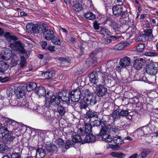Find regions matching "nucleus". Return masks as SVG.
Segmentation results:
<instances>
[{
  "mask_svg": "<svg viewBox=\"0 0 158 158\" xmlns=\"http://www.w3.org/2000/svg\"><path fill=\"white\" fill-rule=\"evenodd\" d=\"M111 116L114 121H118L120 118V112L117 110H114L111 114Z\"/></svg>",
  "mask_w": 158,
  "mask_h": 158,
  "instance_id": "b1692460",
  "label": "nucleus"
},
{
  "mask_svg": "<svg viewBox=\"0 0 158 158\" xmlns=\"http://www.w3.org/2000/svg\"><path fill=\"white\" fill-rule=\"evenodd\" d=\"M97 113L94 111L89 110L86 113L85 117L87 118H89L93 117H97Z\"/></svg>",
  "mask_w": 158,
  "mask_h": 158,
  "instance_id": "c756f323",
  "label": "nucleus"
},
{
  "mask_svg": "<svg viewBox=\"0 0 158 158\" xmlns=\"http://www.w3.org/2000/svg\"><path fill=\"white\" fill-rule=\"evenodd\" d=\"M85 17L89 20L94 19L95 18V15L91 12H88L85 14Z\"/></svg>",
  "mask_w": 158,
  "mask_h": 158,
  "instance_id": "ea45409f",
  "label": "nucleus"
},
{
  "mask_svg": "<svg viewBox=\"0 0 158 158\" xmlns=\"http://www.w3.org/2000/svg\"><path fill=\"white\" fill-rule=\"evenodd\" d=\"M96 93L99 97L104 96L107 92V89L102 85H97L96 87Z\"/></svg>",
  "mask_w": 158,
  "mask_h": 158,
  "instance_id": "6e6552de",
  "label": "nucleus"
},
{
  "mask_svg": "<svg viewBox=\"0 0 158 158\" xmlns=\"http://www.w3.org/2000/svg\"><path fill=\"white\" fill-rule=\"evenodd\" d=\"M57 110L59 114L61 116L64 115L65 112V109L61 105L58 106L57 107Z\"/></svg>",
  "mask_w": 158,
  "mask_h": 158,
  "instance_id": "a18cd8bd",
  "label": "nucleus"
},
{
  "mask_svg": "<svg viewBox=\"0 0 158 158\" xmlns=\"http://www.w3.org/2000/svg\"><path fill=\"white\" fill-rule=\"evenodd\" d=\"M96 97L93 94L87 97V98H85V101H86V104L87 105H93L95 104L96 102Z\"/></svg>",
  "mask_w": 158,
  "mask_h": 158,
  "instance_id": "f8f14e48",
  "label": "nucleus"
},
{
  "mask_svg": "<svg viewBox=\"0 0 158 158\" xmlns=\"http://www.w3.org/2000/svg\"><path fill=\"white\" fill-rule=\"evenodd\" d=\"M130 63V59L129 57H125L120 59L119 64L120 65L125 67L129 65Z\"/></svg>",
  "mask_w": 158,
  "mask_h": 158,
  "instance_id": "f3484780",
  "label": "nucleus"
},
{
  "mask_svg": "<svg viewBox=\"0 0 158 158\" xmlns=\"http://www.w3.org/2000/svg\"><path fill=\"white\" fill-rule=\"evenodd\" d=\"M55 47V46L50 45L47 47V49L51 52H52L56 51Z\"/></svg>",
  "mask_w": 158,
  "mask_h": 158,
  "instance_id": "4d7b16f0",
  "label": "nucleus"
},
{
  "mask_svg": "<svg viewBox=\"0 0 158 158\" xmlns=\"http://www.w3.org/2000/svg\"><path fill=\"white\" fill-rule=\"evenodd\" d=\"M87 61H89V64H94L96 62V59L95 57H93V55L91 54L88 59Z\"/></svg>",
  "mask_w": 158,
  "mask_h": 158,
  "instance_id": "de8ad7c7",
  "label": "nucleus"
},
{
  "mask_svg": "<svg viewBox=\"0 0 158 158\" xmlns=\"http://www.w3.org/2000/svg\"><path fill=\"white\" fill-rule=\"evenodd\" d=\"M11 158H21L20 155L19 153H13L11 155Z\"/></svg>",
  "mask_w": 158,
  "mask_h": 158,
  "instance_id": "0e129e2a",
  "label": "nucleus"
},
{
  "mask_svg": "<svg viewBox=\"0 0 158 158\" xmlns=\"http://www.w3.org/2000/svg\"><path fill=\"white\" fill-rule=\"evenodd\" d=\"M115 64V63L113 61H108L106 64V67L108 69H110V71H112Z\"/></svg>",
  "mask_w": 158,
  "mask_h": 158,
  "instance_id": "37998d69",
  "label": "nucleus"
},
{
  "mask_svg": "<svg viewBox=\"0 0 158 158\" xmlns=\"http://www.w3.org/2000/svg\"><path fill=\"white\" fill-rule=\"evenodd\" d=\"M118 127L116 126L113 125L110 128V130L111 133H115L118 130Z\"/></svg>",
  "mask_w": 158,
  "mask_h": 158,
  "instance_id": "6e6d98bb",
  "label": "nucleus"
},
{
  "mask_svg": "<svg viewBox=\"0 0 158 158\" xmlns=\"http://www.w3.org/2000/svg\"><path fill=\"white\" fill-rule=\"evenodd\" d=\"M8 64L6 62L3 60L0 61V72H4L8 69Z\"/></svg>",
  "mask_w": 158,
  "mask_h": 158,
  "instance_id": "412c9836",
  "label": "nucleus"
},
{
  "mask_svg": "<svg viewBox=\"0 0 158 158\" xmlns=\"http://www.w3.org/2000/svg\"><path fill=\"white\" fill-rule=\"evenodd\" d=\"M144 34L140 35L136 39V40L137 41H145L148 40Z\"/></svg>",
  "mask_w": 158,
  "mask_h": 158,
  "instance_id": "09e8293b",
  "label": "nucleus"
},
{
  "mask_svg": "<svg viewBox=\"0 0 158 158\" xmlns=\"http://www.w3.org/2000/svg\"><path fill=\"white\" fill-rule=\"evenodd\" d=\"M152 30L151 29H146L144 31V33L143 34L145 37H147L146 38L148 40L149 37H153V36L152 35Z\"/></svg>",
  "mask_w": 158,
  "mask_h": 158,
  "instance_id": "c03bdc74",
  "label": "nucleus"
},
{
  "mask_svg": "<svg viewBox=\"0 0 158 158\" xmlns=\"http://www.w3.org/2000/svg\"><path fill=\"white\" fill-rule=\"evenodd\" d=\"M13 90L11 88H9L6 91V93L8 97L11 96L13 94Z\"/></svg>",
  "mask_w": 158,
  "mask_h": 158,
  "instance_id": "69168bd1",
  "label": "nucleus"
},
{
  "mask_svg": "<svg viewBox=\"0 0 158 158\" xmlns=\"http://www.w3.org/2000/svg\"><path fill=\"white\" fill-rule=\"evenodd\" d=\"M126 46L124 43H119L116 45L112 48V49L116 50H122Z\"/></svg>",
  "mask_w": 158,
  "mask_h": 158,
  "instance_id": "473e14b6",
  "label": "nucleus"
},
{
  "mask_svg": "<svg viewBox=\"0 0 158 158\" xmlns=\"http://www.w3.org/2000/svg\"><path fill=\"white\" fill-rule=\"evenodd\" d=\"M4 131L2 132V131H0V139L1 138L3 140V137L5 136L6 134V131H5V128L4 129Z\"/></svg>",
  "mask_w": 158,
  "mask_h": 158,
  "instance_id": "774afa93",
  "label": "nucleus"
},
{
  "mask_svg": "<svg viewBox=\"0 0 158 158\" xmlns=\"http://www.w3.org/2000/svg\"><path fill=\"white\" fill-rule=\"evenodd\" d=\"M42 115L47 120H51L52 118V117L51 115L50 112L48 110H47L42 113Z\"/></svg>",
  "mask_w": 158,
  "mask_h": 158,
  "instance_id": "4c0bfd02",
  "label": "nucleus"
},
{
  "mask_svg": "<svg viewBox=\"0 0 158 158\" xmlns=\"http://www.w3.org/2000/svg\"><path fill=\"white\" fill-rule=\"evenodd\" d=\"M93 94L91 93L89 90L87 89H84L81 92V95L84 98V100L85 101V98H87V97L90 96V95Z\"/></svg>",
  "mask_w": 158,
  "mask_h": 158,
  "instance_id": "a878e982",
  "label": "nucleus"
},
{
  "mask_svg": "<svg viewBox=\"0 0 158 158\" xmlns=\"http://www.w3.org/2000/svg\"><path fill=\"white\" fill-rule=\"evenodd\" d=\"M10 62L11 64L13 66H15L17 64V61L19 59L17 58L16 54H14V57H12Z\"/></svg>",
  "mask_w": 158,
  "mask_h": 158,
  "instance_id": "49530a36",
  "label": "nucleus"
},
{
  "mask_svg": "<svg viewBox=\"0 0 158 158\" xmlns=\"http://www.w3.org/2000/svg\"><path fill=\"white\" fill-rule=\"evenodd\" d=\"M57 143L60 148H64V142L62 139H58L57 140Z\"/></svg>",
  "mask_w": 158,
  "mask_h": 158,
  "instance_id": "864d4df0",
  "label": "nucleus"
},
{
  "mask_svg": "<svg viewBox=\"0 0 158 158\" xmlns=\"http://www.w3.org/2000/svg\"><path fill=\"white\" fill-rule=\"evenodd\" d=\"M26 62L25 57L23 56L21 57L20 65L21 67H24L26 65Z\"/></svg>",
  "mask_w": 158,
  "mask_h": 158,
  "instance_id": "3c124183",
  "label": "nucleus"
},
{
  "mask_svg": "<svg viewBox=\"0 0 158 158\" xmlns=\"http://www.w3.org/2000/svg\"><path fill=\"white\" fill-rule=\"evenodd\" d=\"M98 118H97V119H95L93 121L91 118L89 120V121L94 126H97L99 125L100 123L99 122V119L98 120Z\"/></svg>",
  "mask_w": 158,
  "mask_h": 158,
  "instance_id": "8fccbe9b",
  "label": "nucleus"
},
{
  "mask_svg": "<svg viewBox=\"0 0 158 158\" xmlns=\"http://www.w3.org/2000/svg\"><path fill=\"white\" fill-rule=\"evenodd\" d=\"M99 23H98L97 21H95L94 22L93 27L95 29L98 30L99 29Z\"/></svg>",
  "mask_w": 158,
  "mask_h": 158,
  "instance_id": "680f3d73",
  "label": "nucleus"
},
{
  "mask_svg": "<svg viewBox=\"0 0 158 158\" xmlns=\"http://www.w3.org/2000/svg\"><path fill=\"white\" fill-rule=\"evenodd\" d=\"M60 103V100L58 97L57 94L56 95H52L51 98L48 97L45 98V103L44 106L46 107H49L51 106V105L56 107Z\"/></svg>",
  "mask_w": 158,
  "mask_h": 158,
  "instance_id": "f257e3e1",
  "label": "nucleus"
},
{
  "mask_svg": "<svg viewBox=\"0 0 158 158\" xmlns=\"http://www.w3.org/2000/svg\"><path fill=\"white\" fill-rule=\"evenodd\" d=\"M79 135H73V139L74 140V142L75 143H80L81 142L82 143H84L85 142H84H84L82 140V138L80 136V134Z\"/></svg>",
  "mask_w": 158,
  "mask_h": 158,
  "instance_id": "c9c22d12",
  "label": "nucleus"
},
{
  "mask_svg": "<svg viewBox=\"0 0 158 158\" xmlns=\"http://www.w3.org/2000/svg\"><path fill=\"white\" fill-rule=\"evenodd\" d=\"M100 34L104 35L105 36H110V32L106 28H102L100 30Z\"/></svg>",
  "mask_w": 158,
  "mask_h": 158,
  "instance_id": "58836bf2",
  "label": "nucleus"
},
{
  "mask_svg": "<svg viewBox=\"0 0 158 158\" xmlns=\"http://www.w3.org/2000/svg\"><path fill=\"white\" fill-rule=\"evenodd\" d=\"M146 72L152 75H155L157 73V68L153 63H151L146 65Z\"/></svg>",
  "mask_w": 158,
  "mask_h": 158,
  "instance_id": "1a4fd4ad",
  "label": "nucleus"
},
{
  "mask_svg": "<svg viewBox=\"0 0 158 158\" xmlns=\"http://www.w3.org/2000/svg\"><path fill=\"white\" fill-rule=\"evenodd\" d=\"M144 44H140L137 46L136 49L138 52H142L144 50Z\"/></svg>",
  "mask_w": 158,
  "mask_h": 158,
  "instance_id": "603ef678",
  "label": "nucleus"
},
{
  "mask_svg": "<svg viewBox=\"0 0 158 158\" xmlns=\"http://www.w3.org/2000/svg\"><path fill=\"white\" fill-rule=\"evenodd\" d=\"M37 87L35 83L31 82L27 85V89L28 91H31L36 88Z\"/></svg>",
  "mask_w": 158,
  "mask_h": 158,
  "instance_id": "f704fd0d",
  "label": "nucleus"
},
{
  "mask_svg": "<svg viewBox=\"0 0 158 158\" xmlns=\"http://www.w3.org/2000/svg\"><path fill=\"white\" fill-rule=\"evenodd\" d=\"M112 42V40L110 39L105 38L102 40V42L104 44H108Z\"/></svg>",
  "mask_w": 158,
  "mask_h": 158,
  "instance_id": "338daca9",
  "label": "nucleus"
},
{
  "mask_svg": "<svg viewBox=\"0 0 158 158\" xmlns=\"http://www.w3.org/2000/svg\"><path fill=\"white\" fill-rule=\"evenodd\" d=\"M99 122L100 123V125H101L102 126V128L103 127H107L105 126V125L106 123V121H105L103 119H99Z\"/></svg>",
  "mask_w": 158,
  "mask_h": 158,
  "instance_id": "bf43d9fd",
  "label": "nucleus"
},
{
  "mask_svg": "<svg viewBox=\"0 0 158 158\" xmlns=\"http://www.w3.org/2000/svg\"><path fill=\"white\" fill-rule=\"evenodd\" d=\"M44 77L47 79H49L54 76L55 74L53 71H50L45 72L44 74Z\"/></svg>",
  "mask_w": 158,
  "mask_h": 158,
  "instance_id": "a19ab883",
  "label": "nucleus"
},
{
  "mask_svg": "<svg viewBox=\"0 0 158 158\" xmlns=\"http://www.w3.org/2000/svg\"><path fill=\"white\" fill-rule=\"evenodd\" d=\"M110 154L113 157L118 158H123L125 156V155L122 152H112Z\"/></svg>",
  "mask_w": 158,
  "mask_h": 158,
  "instance_id": "72a5a7b5",
  "label": "nucleus"
},
{
  "mask_svg": "<svg viewBox=\"0 0 158 158\" xmlns=\"http://www.w3.org/2000/svg\"><path fill=\"white\" fill-rule=\"evenodd\" d=\"M44 29L43 30V36L47 40H50L54 36V33L52 30L49 29L47 27L44 26Z\"/></svg>",
  "mask_w": 158,
  "mask_h": 158,
  "instance_id": "39448f33",
  "label": "nucleus"
},
{
  "mask_svg": "<svg viewBox=\"0 0 158 158\" xmlns=\"http://www.w3.org/2000/svg\"><path fill=\"white\" fill-rule=\"evenodd\" d=\"M6 146L2 143H0V152L3 153L6 151Z\"/></svg>",
  "mask_w": 158,
  "mask_h": 158,
  "instance_id": "052dcab7",
  "label": "nucleus"
},
{
  "mask_svg": "<svg viewBox=\"0 0 158 158\" xmlns=\"http://www.w3.org/2000/svg\"><path fill=\"white\" fill-rule=\"evenodd\" d=\"M109 24L115 31H119L120 30L121 26L120 24L114 22H111Z\"/></svg>",
  "mask_w": 158,
  "mask_h": 158,
  "instance_id": "5701e85b",
  "label": "nucleus"
},
{
  "mask_svg": "<svg viewBox=\"0 0 158 158\" xmlns=\"http://www.w3.org/2000/svg\"><path fill=\"white\" fill-rule=\"evenodd\" d=\"M5 131H6V133L5 136L3 137V141L7 143L12 141L14 139V137L9 134V131L7 128H5Z\"/></svg>",
  "mask_w": 158,
  "mask_h": 158,
  "instance_id": "4468645a",
  "label": "nucleus"
},
{
  "mask_svg": "<svg viewBox=\"0 0 158 158\" xmlns=\"http://www.w3.org/2000/svg\"><path fill=\"white\" fill-rule=\"evenodd\" d=\"M75 143L73 140H68L66 141L65 145L64 146V148L65 150L64 151L63 150H62V152L66 151V150L69 148H70L73 146L75 144Z\"/></svg>",
  "mask_w": 158,
  "mask_h": 158,
  "instance_id": "c85d7f7f",
  "label": "nucleus"
},
{
  "mask_svg": "<svg viewBox=\"0 0 158 158\" xmlns=\"http://www.w3.org/2000/svg\"><path fill=\"white\" fill-rule=\"evenodd\" d=\"M73 10L76 11H80L82 8V5L77 1L73 2Z\"/></svg>",
  "mask_w": 158,
  "mask_h": 158,
  "instance_id": "4be33fe9",
  "label": "nucleus"
},
{
  "mask_svg": "<svg viewBox=\"0 0 158 158\" xmlns=\"http://www.w3.org/2000/svg\"><path fill=\"white\" fill-rule=\"evenodd\" d=\"M144 60L142 59L135 60L133 64V67L137 70L142 69L144 65Z\"/></svg>",
  "mask_w": 158,
  "mask_h": 158,
  "instance_id": "9b49d317",
  "label": "nucleus"
},
{
  "mask_svg": "<svg viewBox=\"0 0 158 158\" xmlns=\"http://www.w3.org/2000/svg\"><path fill=\"white\" fill-rule=\"evenodd\" d=\"M85 130L84 131H83V130L81 128H80L78 131L77 133L81 135H84V133L86 134H89L91 132L92 127L89 124L85 123Z\"/></svg>",
  "mask_w": 158,
  "mask_h": 158,
  "instance_id": "9d476101",
  "label": "nucleus"
},
{
  "mask_svg": "<svg viewBox=\"0 0 158 158\" xmlns=\"http://www.w3.org/2000/svg\"><path fill=\"white\" fill-rule=\"evenodd\" d=\"M14 53H12V51L8 48L3 49L1 52L2 58V59L7 60L11 57H14Z\"/></svg>",
  "mask_w": 158,
  "mask_h": 158,
  "instance_id": "20e7f679",
  "label": "nucleus"
},
{
  "mask_svg": "<svg viewBox=\"0 0 158 158\" xmlns=\"http://www.w3.org/2000/svg\"><path fill=\"white\" fill-rule=\"evenodd\" d=\"M81 92L79 88H78L74 91H71L69 97H71V101L73 102H78L81 97Z\"/></svg>",
  "mask_w": 158,
  "mask_h": 158,
  "instance_id": "423d86ee",
  "label": "nucleus"
},
{
  "mask_svg": "<svg viewBox=\"0 0 158 158\" xmlns=\"http://www.w3.org/2000/svg\"><path fill=\"white\" fill-rule=\"evenodd\" d=\"M90 81L92 83L96 84L98 82V74L95 71L91 73L89 76Z\"/></svg>",
  "mask_w": 158,
  "mask_h": 158,
  "instance_id": "ddd939ff",
  "label": "nucleus"
},
{
  "mask_svg": "<svg viewBox=\"0 0 158 158\" xmlns=\"http://www.w3.org/2000/svg\"><path fill=\"white\" fill-rule=\"evenodd\" d=\"M120 112V116L127 117L129 114L128 111L127 110H121Z\"/></svg>",
  "mask_w": 158,
  "mask_h": 158,
  "instance_id": "5fc2aeb1",
  "label": "nucleus"
},
{
  "mask_svg": "<svg viewBox=\"0 0 158 158\" xmlns=\"http://www.w3.org/2000/svg\"><path fill=\"white\" fill-rule=\"evenodd\" d=\"M17 98L19 99L23 98L25 97V92L20 87H18L15 91Z\"/></svg>",
  "mask_w": 158,
  "mask_h": 158,
  "instance_id": "a211bd4d",
  "label": "nucleus"
},
{
  "mask_svg": "<svg viewBox=\"0 0 158 158\" xmlns=\"http://www.w3.org/2000/svg\"><path fill=\"white\" fill-rule=\"evenodd\" d=\"M4 36L6 39L10 43L14 39H16L15 36L11 35L10 33L9 32H6L4 34Z\"/></svg>",
  "mask_w": 158,
  "mask_h": 158,
  "instance_id": "7c9ffc66",
  "label": "nucleus"
},
{
  "mask_svg": "<svg viewBox=\"0 0 158 158\" xmlns=\"http://www.w3.org/2000/svg\"><path fill=\"white\" fill-rule=\"evenodd\" d=\"M34 24L29 23L26 25L27 32L31 34L33 33V29Z\"/></svg>",
  "mask_w": 158,
  "mask_h": 158,
  "instance_id": "79ce46f5",
  "label": "nucleus"
},
{
  "mask_svg": "<svg viewBox=\"0 0 158 158\" xmlns=\"http://www.w3.org/2000/svg\"><path fill=\"white\" fill-rule=\"evenodd\" d=\"M17 38H16V39H14L10 43V46L12 49L15 51H16L18 49L20 45H22L21 43L19 41H17Z\"/></svg>",
  "mask_w": 158,
  "mask_h": 158,
  "instance_id": "2eb2a0df",
  "label": "nucleus"
},
{
  "mask_svg": "<svg viewBox=\"0 0 158 158\" xmlns=\"http://www.w3.org/2000/svg\"><path fill=\"white\" fill-rule=\"evenodd\" d=\"M112 140L114 143L116 144L117 145H121L123 143L122 140L120 136L117 135H115L113 137Z\"/></svg>",
  "mask_w": 158,
  "mask_h": 158,
  "instance_id": "393cba45",
  "label": "nucleus"
},
{
  "mask_svg": "<svg viewBox=\"0 0 158 158\" xmlns=\"http://www.w3.org/2000/svg\"><path fill=\"white\" fill-rule=\"evenodd\" d=\"M48 151L52 152H56L58 151V148L53 143L48 142L45 146Z\"/></svg>",
  "mask_w": 158,
  "mask_h": 158,
  "instance_id": "dca6fc26",
  "label": "nucleus"
},
{
  "mask_svg": "<svg viewBox=\"0 0 158 158\" xmlns=\"http://www.w3.org/2000/svg\"><path fill=\"white\" fill-rule=\"evenodd\" d=\"M35 92L39 96H43L46 94V89L43 87L39 86L36 88Z\"/></svg>",
  "mask_w": 158,
  "mask_h": 158,
  "instance_id": "aec40b11",
  "label": "nucleus"
},
{
  "mask_svg": "<svg viewBox=\"0 0 158 158\" xmlns=\"http://www.w3.org/2000/svg\"><path fill=\"white\" fill-rule=\"evenodd\" d=\"M107 128L106 127H104L101 128L99 135L102 136L103 141L106 143H109L112 141V139L110 135L107 133Z\"/></svg>",
  "mask_w": 158,
  "mask_h": 158,
  "instance_id": "7ed1b4c3",
  "label": "nucleus"
},
{
  "mask_svg": "<svg viewBox=\"0 0 158 158\" xmlns=\"http://www.w3.org/2000/svg\"><path fill=\"white\" fill-rule=\"evenodd\" d=\"M36 151V158H43L45 155L46 151L44 149L42 148H38L37 149Z\"/></svg>",
  "mask_w": 158,
  "mask_h": 158,
  "instance_id": "6ab92c4d",
  "label": "nucleus"
},
{
  "mask_svg": "<svg viewBox=\"0 0 158 158\" xmlns=\"http://www.w3.org/2000/svg\"><path fill=\"white\" fill-rule=\"evenodd\" d=\"M16 51H18L20 53H26V51L24 49V48L23 47L22 45H20L19 47L18 48V49Z\"/></svg>",
  "mask_w": 158,
  "mask_h": 158,
  "instance_id": "13d9d810",
  "label": "nucleus"
},
{
  "mask_svg": "<svg viewBox=\"0 0 158 158\" xmlns=\"http://www.w3.org/2000/svg\"><path fill=\"white\" fill-rule=\"evenodd\" d=\"M87 104L86 103L84 102L81 103L80 105V107L81 109H85L87 107Z\"/></svg>",
  "mask_w": 158,
  "mask_h": 158,
  "instance_id": "e2e57ef3",
  "label": "nucleus"
},
{
  "mask_svg": "<svg viewBox=\"0 0 158 158\" xmlns=\"http://www.w3.org/2000/svg\"><path fill=\"white\" fill-rule=\"evenodd\" d=\"M58 95L60 100V99L66 103H70V98L69 93L65 91H62L59 92Z\"/></svg>",
  "mask_w": 158,
  "mask_h": 158,
  "instance_id": "0eeeda50",
  "label": "nucleus"
},
{
  "mask_svg": "<svg viewBox=\"0 0 158 158\" xmlns=\"http://www.w3.org/2000/svg\"><path fill=\"white\" fill-rule=\"evenodd\" d=\"M37 26L35 27V34L39 33H42L43 32V30L44 29V26L45 25L44 24H37Z\"/></svg>",
  "mask_w": 158,
  "mask_h": 158,
  "instance_id": "cd10ccee",
  "label": "nucleus"
},
{
  "mask_svg": "<svg viewBox=\"0 0 158 158\" xmlns=\"http://www.w3.org/2000/svg\"><path fill=\"white\" fill-rule=\"evenodd\" d=\"M51 40V42L54 44L58 45H60L61 44V42L60 38L58 36H54Z\"/></svg>",
  "mask_w": 158,
  "mask_h": 158,
  "instance_id": "2f4dec72",
  "label": "nucleus"
},
{
  "mask_svg": "<svg viewBox=\"0 0 158 158\" xmlns=\"http://www.w3.org/2000/svg\"><path fill=\"white\" fill-rule=\"evenodd\" d=\"M85 140L84 141L85 143L94 142L95 141L96 138L92 134H89L87 135L85 137Z\"/></svg>",
  "mask_w": 158,
  "mask_h": 158,
  "instance_id": "bb28decb",
  "label": "nucleus"
},
{
  "mask_svg": "<svg viewBox=\"0 0 158 158\" xmlns=\"http://www.w3.org/2000/svg\"><path fill=\"white\" fill-rule=\"evenodd\" d=\"M150 152V151L148 149L144 150L138 156V158H145Z\"/></svg>",
  "mask_w": 158,
  "mask_h": 158,
  "instance_id": "e433bc0d",
  "label": "nucleus"
},
{
  "mask_svg": "<svg viewBox=\"0 0 158 158\" xmlns=\"http://www.w3.org/2000/svg\"><path fill=\"white\" fill-rule=\"evenodd\" d=\"M112 10L114 15L120 16L122 19L126 18L128 14L127 12L123 11V6L121 5L114 6Z\"/></svg>",
  "mask_w": 158,
  "mask_h": 158,
  "instance_id": "f03ea898",
  "label": "nucleus"
}]
</instances>
